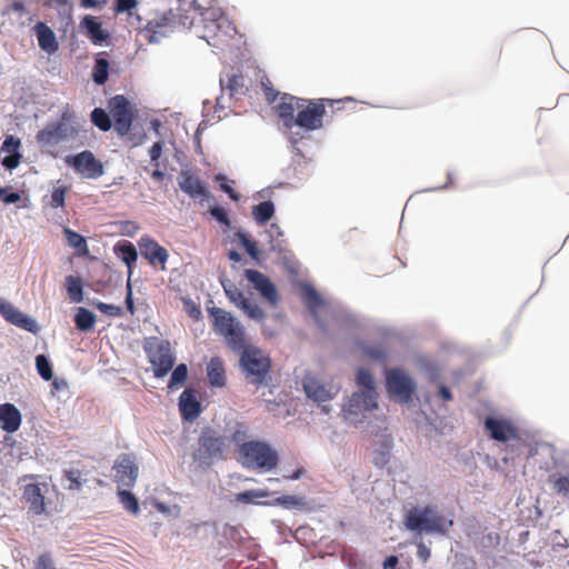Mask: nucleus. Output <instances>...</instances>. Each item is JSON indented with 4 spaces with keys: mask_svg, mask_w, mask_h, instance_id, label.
Here are the masks:
<instances>
[{
    "mask_svg": "<svg viewBox=\"0 0 569 569\" xmlns=\"http://www.w3.org/2000/svg\"><path fill=\"white\" fill-rule=\"evenodd\" d=\"M208 312L212 317L214 332L223 337L232 351H241L240 365L247 380L256 386L263 385L270 369L269 358L264 357L258 348L247 345L243 326L230 312L217 307L208 309Z\"/></svg>",
    "mask_w": 569,
    "mask_h": 569,
    "instance_id": "obj_1",
    "label": "nucleus"
},
{
    "mask_svg": "<svg viewBox=\"0 0 569 569\" xmlns=\"http://www.w3.org/2000/svg\"><path fill=\"white\" fill-rule=\"evenodd\" d=\"M357 383L362 390L353 392L343 409L345 420L353 426H357L361 421L358 419L359 415L371 411L378 407V395L370 371L362 368L359 369L357 372Z\"/></svg>",
    "mask_w": 569,
    "mask_h": 569,
    "instance_id": "obj_2",
    "label": "nucleus"
},
{
    "mask_svg": "<svg viewBox=\"0 0 569 569\" xmlns=\"http://www.w3.org/2000/svg\"><path fill=\"white\" fill-rule=\"evenodd\" d=\"M240 462L248 469L270 471L278 466V452L267 442L251 440L238 448Z\"/></svg>",
    "mask_w": 569,
    "mask_h": 569,
    "instance_id": "obj_3",
    "label": "nucleus"
},
{
    "mask_svg": "<svg viewBox=\"0 0 569 569\" xmlns=\"http://www.w3.org/2000/svg\"><path fill=\"white\" fill-rule=\"evenodd\" d=\"M342 101L343 100L301 98L295 118V127L297 126L306 131L321 129L323 127L327 104L332 107L335 103H341Z\"/></svg>",
    "mask_w": 569,
    "mask_h": 569,
    "instance_id": "obj_4",
    "label": "nucleus"
},
{
    "mask_svg": "<svg viewBox=\"0 0 569 569\" xmlns=\"http://www.w3.org/2000/svg\"><path fill=\"white\" fill-rule=\"evenodd\" d=\"M405 525L411 531L446 533L448 527L452 526V521H447L443 516L435 513L430 507H426L422 510H410L406 515Z\"/></svg>",
    "mask_w": 569,
    "mask_h": 569,
    "instance_id": "obj_5",
    "label": "nucleus"
},
{
    "mask_svg": "<svg viewBox=\"0 0 569 569\" xmlns=\"http://www.w3.org/2000/svg\"><path fill=\"white\" fill-rule=\"evenodd\" d=\"M227 449L226 438L217 431L207 428L202 430L198 448L193 452V459L200 463L210 466L213 460L222 459Z\"/></svg>",
    "mask_w": 569,
    "mask_h": 569,
    "instance_id": "obj_6",
    "label": "nucleus"
},
{
    "mask_svg": "<svg viewBox=\"0 0 569 569\" xmlns=\"http://www.w3.org/2000/svg\"><path fill=\"white\" fill-rule=\"evenodd\" d=\"M144 351L154 377L162 378L172 369L176 357L169 341L153 338L144 345Z\"/></svg>",
    "mask_w": 569,
    "mask_h": 569,
    "instance_id": "obj_7",
    "label": "nucleus"
},
{
    "mask_svg": "<svg viewBox=\"0 0 569 569\" xmlns=\"http://www.w3.org/2000/svg\"><path fill=\"white\" fill-rule=\"evenodd\" d=\"M485 429L489 432L490 438L496 441H511V447H517L518 449L525 446V439L520 437L513 423L507 419L487 417L485 420Z\"/></svg>",
    "mask_w": 569,
    "mask_h": 569,
    "instance_id": "obj_8",
    "label": "nucleus"
},
{
    "mask_svg": "<svg viewBox=\"0 0 569 569\" xmlns=\"http://www.w3.org/2000/svg\"><path fill=\"white\" fill-rule=\"evenodd\" d=\"M66 162L86 179H98L104 173L103 163L90 150L68 157Z\"/></svg>",
    "mask_w": 569,
    "mask_h": 569,
    "instance_id": "obj_9",
    "label": "nucleus"
},
{
    "mask_svg": "<svg viewBox=\"0 0 569 569\" xmlns=\"http://www.w3.org/2000/svg\"><path fill=\"white\" fill-rule=\"evenodd\" d=\"M221 286L228 299L250 319L262 321L266 318L264 311L257 303L251 302L236 283L222 280Z\"/></svg>",
    "mask_w": 569,
    "mask_h": 569,
    "instance_id": "obj_10",
    "label": "nucleus"
},
{
    "mask_svg": "<svg viewBox=\"0 0 569 569\" xmlns=\"http://www.w3.org/2000/svg\"><path fill=\"white\" fill-rule=\"evenodd\" d=\"M109 107L114 130L118 134L126 136L130 131L133 120V113L128 99L124 96H116L110 100Z\"/></svg>",
    "mask_w": 569,
    "mask_h": 569,
    "instance_id": "obj_11",
    "label": "nucleus"
},
{
    "mask_svg": "<svg viewBox=\"0 0 569 569\" xmlns=\"http://www.w3.org/2000/svg\"><path fill=\"white\" fill-rule=\"evenodd\" d=\"M387 390L401 402H408L415 391L412 379L400 369H391L387 372Z\"/></svg>",
    "mask_w": 569,
    "mask_h": 569,
    "instance_id": "obj_12",
    "label": "nucleus"
},
{
    "mask_svg": "<svg viewBox=\"0 0 569 569\" xmlns=\"http://www.w3.org/2000/svg\"><path fill=\"white\" fill-rule=\"evenodd\" d=\"M72 133V128L66 123L64 118L58 122L48 123L40 130L36 139L41 147H57L67 140Z\"/></svg>",
    "mask_w": 569,
    "mask_h": 569,
    "instance_id": "obj_13",
    "label": "nucleus"
},
{
    "mask_svg": "<svg viewBox=\"0 0 569 569\" xmlns=\"http://www.w3.org/2000/svg\"><path fill=\"white\" fill-rule=\"evenodd\" d=\"M0 315L4 320L20 329L37 335L39 326L34 319L16 308L11 302L0 299Z\"/></svg>",
    "mask_w": 569,
    "mask_h": 569,
    "instance_id": "obj_14",
    "label": "nucleus"
},
{
    "mask_svg": "<svg viewBox=\"0 0 569 569\" xmlns=\"http://www.w3.org/2000/svg\"><path fill=\"white\" fill-rule=\"evenodd\" d=\"M0 315L4 320L20 329L37 335L39 326L34 319L16 308L11 302L0 299Z\"/></svg>",
    "mask_w": 569,
    "mask_h": 569,
    "instance_id": "obj_15",
    "label": "nucleus"
},
{
    "mask_svg": "<svg viewBox=\"0 0 569 569\" xmlns=\"http://www.w3.org/2000/svg\"><path fill=\"white\" fill-rule=\"evenodd\" d=\"M113 469L116 470V481L124 487L131 488L134 486L139 468L132 455L122 453L118 456L114 461Z\"/></svg>",
    "mask_w": 569,
    "mask_h": 569,
    "instance_id": "obj_16",
    "label": "nucleus"
},
{
    "mask_svg": "<svg viewBox=\"0 0 569 569\" xmlns=\"http://www.w3.org/2000/svg\"><path fill=\"white\" fill-rule=\"evenodd\" d=\"M139 248L142 257L153 267H159L160 270H166V263L169 258L168 250L160 246L154 239L150 237H142L139 240Z\"/></svg>",
    "mask_w": 569,
    "mask_h": 569,
    "instance_id": "obj_17",
    "label": "nucleus"
},
{
    "mask_svg": "<svg viewBox=\"0 0 569 569\" xmlns=\"http://www.w3.org/2000/svg\"><path fill=\"white\" fill-rule=\"evenodd\" d=\"M302 386L307 397L316 402L328 401L337 393V390L331 385L322 383L311 373H307L303 377Z\"/></svg>",
    "mask_w": 569,
    "mask_h": 569,
    "instance_id": "obj_18",
    "label": "nucleus"
},
{
    "mask_svg": "<svg viewBox=\"0 0 569 569\" xmlns=\"http://www.w3.org/2000/svg\"><path fill=\"white\" fill-rule=\"evenodd\" d=\"M244 274L246 278L272 307L278 305L279 295L277 288L267 276L258 270L252 269H247Z\"/></svg>",
    "mask_w": 569,
    "mask_h": 569,
    "instance_id": "obj_19",
    "label": "nucleus"
},
{
    "mask_svg": "<svg viewBox=\"0 0 569 569\" xmlns=\"http://www.w3.org/2000/svg\"><path fill=\"white\" fill-rule=\"evenodd\" d=\"M301 98L295 97L289 93H282L280 101L274 106V113L282 122V126L287 130H291L295 127V112L298 111V104H300Z\"/></svg>",
    "mask_w": 569,
    "mask_h": 569,
    "instance_id": "obj_20",
    "label": "nucleus"
},
{
    "mask_svg": "<svg viewBox=\"0 0 569 569\" xmlns=\"http://www.w3.org/2000/svg\"><path fill=\"white\" fill-rule=\"evenodd\" d=\"M178 184L180 189L193 199L207 196V190L201 179L191 170H181Z\"/></svg>",
    "mask_w": 569,
    "mask_h": 569,
    "instance_id": "obj_21",
    "label": "nucleus"
},
{
    "mask_svg": "<svg viewBox=\"0 0 569 569\" xmlns=\"http://www.w3.org/2000/svg\"><path fill=\"white\" fill-rule=\"evenodd\" d=\"M179 409L184 420L193 421L201 413V403L193 389H186L179 397Z\"/></svg>",
    "mask_w": 569,
    "mask_h": 569,
    "instance_id": "obj_22",
    "label": "nucleus"
},
{
    "mask_svg": "<svg viewBox=\"0 0 569 569\" xmlns=\"http://www.w3.org/2000/svg\"><path fill=\"white\" fill-rule=\"evenodd\" d=\"M22 499L29 505V509L34 515H41L46 510L44 497L39 485L28 483L23 487Z\"/></svg>",
    "mask_w": 569,
    "mask_h": 569,
    "instance_id": "obj_23",
    "label": "nucleus"
},
{
    "mask_svg": "<svg viewBox=\"0 0 569 569\" xmlns=\"http://www.w3.org/2000/svg\"><path fill=\"white\" fill-rule=\"evenodd\" d=\"M21 425V413L11 403L0 406V426L7 432H14Z\"/></svg>",
    "mask_w": 569,
    "mask_h": 569,
    "instance_id": "obj_24",
    "label": "nucleus"
},
{
    "mask_svg": "<svg viewBox=\"0 0 569 569\" xmlns=\"http://www.w3.org/2000/svg\"><path fill=\"white\" fill-rule=\"evenodd\" d=\"M34 29L40 49L49 54L54 53L59 48L54 32L43 22H38Z\"/></svg>",
    "mask_w": 569,
    "mask_h": 569,
    "instance_id": "obj_25",
    "label": "nucleus"
},
{
    "mask_svg": "<svg viewBox=\"0 0 569 569\" xmlns=\"http://www.w3.org/2000/svg\"><path fill=\"white\" fill-rule=\"evenodd\" d=\"M207 376L212 387L222 388L226 386V370L223 361L219 357L211 358L207 363Z\"/></svg>",
    "mask_w": 569,
    "mask_h": 569,
    "instance_id": "obj_26",
    "label": "nucleus"
},
{
    "mask_svg": "<svg viewBox=\"0 0 569 569\" xmlns=\"http://www.w3.org/2000/svg\"><path fill=\"white\" fill-rule=\"evenodd\" d=\"M81 26L86 29V33L94 44H101L109 37L108 32L102 29L101 23L91 16H86Z\"/></svg>",
    "mask_w": 569,
    "mask_h": 569,
    "instance_id": "obj_27",
    "label": "nucleus"
},
{
    "mask_svg": "<svg viewBox=\"0 0 569 569\" xmlns=\"http://www.w3.org/2000/svg\"><path fill=\"white\" fill-rule=\"evenodd\" d=\"M222 89H227L231 97L242 96L246 92L244 79L242 74L227 73L224 78H220Z\"/></svg>",
    "mask_w": 569,
    "mask_h": 569,
    "instance_id": "obj_28",
    "label": "nucleus"
},
{
    "mask_svg": "<svg viewBox=\"0 0 569 569\" xmlns=\"http://www.w3.org/2000/svg\"><path fill=\"white\" fill-rule=\"evenodd\" d=\"M104 52H99L94 57V67L92 70V80L98 86H103L109 76L110 62L108 59L102 57Z\"/></svg>",
    "mask_w": 569,
    "mask_h": 569,
    "instance_id": "obj_29",
    "label": "nucleus"
},
{
    "mask_svg": "<svg viewBox=\"0 0 569 569\" xmlns=\"http://www.w3.org/2000/svg\"><path fill=\"white\" fill-rule=\"evenodd\" d=\"M114 251L117 256L127 264L130 277L132 274V266L138 258L136 247L131 242L124 241L122 243L117 244Z\"/></svg>",
    "mask_w": 569,
    "mask_h": 569,
    "instance_id": "obj_30",
    "label": "nucleus"
},
{
    "mask_svg": "<svg viewBox=\"0 0 569 569\" xmlns=\"http://www.w3.org/2000/svg\"><path fill=\"white\" fill-rule=\"evenodd\" d=\"M62 479H63V481L68 482L64 486V488L69 491L80 490L83 482L87 481L83 478V472L80 469H76V468H70V469L63 470Z\"/></svg>",
    "mask_w": 569,
    "mask_h": 569,
    "instance_id": "obj_31",
    "label": "nucleus"
},
{
    "mask_svg": "<svg viewBox=\"0 0 569 569\" xmlns=\"http://www.w3.org/2000/svg\"><path fill=\"white\" fill-rule=\"evenodd\" d=\"M74 323L78 330L89 331L96 323V316L92 311L83 307H79L74 316Z\"/></svg>",
    "mask_w": 569,
    "mask_h": 569,
    "instance_id": "obj_32",
    "label": "nucleus"
},
{
    "mask_svg": "<svg viewBox=\"0 0 569 569\" xmlns=\"http://www.w3.org/2000/svg\"><path fill=\"white\" fill-rule=\"evenodd\" d=\"M274 213L271 201H263L252 208V216L259 224H266Z\"/></svg>",
    "mask_w": 569,
    "mask_h": 569,
    "instance_id": "obj_33",
    "label": "nucleus"
},
{
    "mask_svg": "<svg viewBox=\"0 0 569 569\" xmlns=\"http://www.w3.org/2000/svg\"><path fill=\"white\" fill-rule=\"evenodd\" d=\"M66 288L68 296L72 302H81L83 300L82 281L78 277H66Z\"/></svg>",
    "mask_w": 569,
    "mask_h": 569,
    "instance_id": "obj_34",
    "label": "nucleus"
},
{
    "mask_svg": "<svg viewBox=\"0 0 569 569\" xmlns=\"http://www.w3.org/2000/svg\"><path fill=\"white\" fill-rule=\"evenodd\" d=\"M202 31H198V36L204 39L209 44L212 40H216L219 36L220 23L216 19H203Z\"/></svg>",
    "mask_w": 569,
    "mask_h": 569,
    "instance_id": "obj_35",
    "label": "nucleus"
},
{
    "mask_svg": "<svg viewBox=\"0 0 569 569\" xmlns=\"http://www.w3.org/2000/svg\"><path fill=\"white\" fill-rule=\"evenodd\" d=\"M302 299L307 308L312 313H315L316 310L323 305V300L320 295L310 286L305 287Z\"/></svg>",
    "mask_w": 569,
    "mask_h": 569,
    "instance_id": "obj_36",
    "label": "nucleus"
},
{
    "mask_svg": "<svg viewBox=\"0 0 569 569\" xmlns=\"http://www.w3.org/2000/svg\"><path fill=\"white\" fill-rule=\"evenodd\" d=\"M270 492L267 489H252L236 495V501L241 503H259L258 498H267Z\"/></svg>",
    "mask_w": 569,
    "mask_h": 569,
    "instance_id": "obj_37",
    "label": "nucleus"
},
{
    "mask_svg": "<svg viewBox=\"0 0 569 569\" xmlns=\"http://www.w3.org/2000/svg\"><path fill=\"white\" fill-rule=\"evenodd\" d=\"M119 501L122 507L132 515H138L140 511L138 499L133 493L128 490L118 491Z\"/></svg>",
    "mask_w": 569,
    "mask_h": 569,
    "instance_id": "obj_38",
    "label": "nucleus"
},
{
    "mask_svg": "<svg viewBox=\"0 0 569 569\" xmlns=\"http://www.w3.org/2000/svg\"><path fill=\"white\" fill-rule=\"evenodd\" d=\"M248 437V427L240 421H236L232 427L229 429V438L230 440L237 445L239 448L242 443L247 442L246 439Z\"/></svg>",
    "mask_w": 569,
    "mask_h": 569,
    "instance_id": "obj_39",
    "label": "nucleus"
},
{
    "mask_svg": "<svg viewBox=\"0 0 569 569\" xmlns=\"http://www.w3.org/2000/svg\"><path fill=\"white\" fill-rule=\"evenodd\" d=\"M91 121L102 131H108L112 126L110 116L101 108H94L92 110Z\"/></svg>",
    "mask_w": 569,
    "mask_h": 569,
    "instance_id": "obj_40",
    "label": "nucleus"
},
{
    "mask_svg": "<svg viewBox=\"0 0 569 569\" xmlns=\"http://www.w3.org/2000/svg\"><path fill=\"white\" fill-rule=\"evenodd\" d=\"M187 378H188L187 366L184 363L178 365L171 373V377H170V380L168 383V388L173 389L178 386L183 385L186 382Z\"/></svg>",
    "mask_w": 569,
    "mask_h": 569,
    "instance_id": "obj_41",
    "label": "nucleus"
},
{
    "mask_svg": "<svg viewBox=\"0 0 569 569\" xmlns=\"http://www.w3.org/2000/svg\"><path fill=\"white\" fill-rule=\"evenodd\" d=\"M36 368H37L39 376L43 380L50 381L52 379V377H53L52 367L44 355H38L36 357Z\"/></svg>",
    "mask_w": 569,
    "mask_h": 569,
    "instance_id": "obj_42",
    "label": "nucleus"
},
{
    "mask_svg": "<svg viewBox=\"0 0 569 569\" xmlns=\"http://www.w3.org/2000/svg\"><path fill=\"white\" fill-rule=\"evenodd\" d=\"M507 446H506V452H507V456H505L502 458L503 462H508L509 460L513 461L516 458L520 457L521 455H523L525 452V449L528 448V455L527 457H532L535 455V451L531 447L528 446L527 441L525 440V446H521L520 449H518L517 447L512 448L511 447V441L509 442H506Z\"/></svg>",
    "mask_w": 569,
    "mask_h": 569,
    "instance_id": "obj_43",
    "label": "nucleus"
},
{
    "mask_svg": "<svg viewBox=\"0 0 569 569\" xmlns=\"http://www.w3.org/2000/svg\"><path fill=\"white\" fill-rule=\"evenodd\" d=\"M68 187L66 186L54 187L51 191L49 206L54 209L64 207Z\"/></svg>",
    "mask_w": 569,
    "mask_h": 569,
    "instance_id": "obj_44",
    "label": "nucleus"
},
{
    "mask_svg": "<svg viewBox=\"0 0 569 569\" xmlns=\"http://www.w3.org/2000/svg\"><path fill=\"white\" fill-rule=\"evenodd\" d=\"M237 237L240 241V243L242 244V247L246 249V251L248 252V254L252 258V259H258L259 257V249L257 247V243L252 240H250L246 233L243 232H238L237 233Z\"/></svg>",
    "mask_w": 569,
    "mask_h": 569,
    "instance_id": "obj_45",
    "label": "nucleus"
},
{
    "mask_svg": "<svg viewBox=\"0 0 569 569\" xmlns=\"http://www.w3.org/2000/svg\"><path fill=\"white\" fill-rule=\"evenodd\" d=\"M237 237L240 241V243L242 244V247L246 249V251L248 252V254L252 258V259H258L259 257V249L257 247V243L252 240H250L246 233L243 232H238L237 233Z\"/></svg>",
    "mask_w": 569,
    "mask_h": 569,
    "instance_id": "obj_46",
    "label": "nucleus"
},
{
    "mask_svg": "<svg viewBox=\"0 0 569 569\" xmlns=\"http://www.w3.org/2000/svg\"><path fill=\"white\" fill-rule=\"evenodd\" d=\"M237 237L240 241V243L242 244V247L246 249V251L248 252V254L252 258V259H258L259 257V249L257 247V243L252 240H250L246 233L243 232H238L237 233Z\"/></svg>",
    "mask_w": 569,
    "mask_h": 569,
    "instance_id": "obj_47",
    "label": "nucleus"
},
{
    "mask_svg": "<svg viewBox=\"0 0 569 569\" xmlns=\"http://www.w3.org/2000/svg\"><path fill=\"white\" fill-rule=\"evenodd\" d=\"M550 481L552 482L553 490L563 496L569 495V477L560 476L558 478L550 477Z\"/></svg>",
    "mask_w": 569,
    "mask_h": 569,
    "instance_id": "obj_48",
    "label": "nucleus"
},
{
    "mask_svg": "<svg viewBox=\"0 0 569 569\" xmlns=\"http://www.w3.org/2000/svg\"><path fill=\"white\" fill-rule=\"evenodd\" d=\"M63 232L66 234L68 243L72 248H77L78 249V248H81V247H86V240H84V238L81 234L77 233L76 231H72L69 228H66Z\"/></svg>",
    "mask_w": 569,
    "mask_h": 569,
    "instance_id": "obj_49",
    "label": "nucleus"
},
{
    "mask_svg": "<svg viewBox=\"0 0 569 569\" xmlns=\"http://www.w3.org/2000/svg\"><path fill=\"white\" fill-rule=\"evenodd\" d=\"M210 214L217 220L219 221L221 224H223L224 227L227 228H230L231 226V220L230 218L228 217V213L227 211L221 208V207H212L210 210H209Z\"/></svg>",
    "mask_w": 569,
    "mask_h": 569,
    "instance_id": "obj_50",
    "label": "nucleus"
},
{
    "mask_svg": "<svg viewBox=\"0 0 569 569\" xmlns=\"http://www.w3.org/2000/svg\"><path fill=\"white\" fill-rule=\"evenodd\" d=\"M93 306L101 312L112 317H118L122 312V309L120 307L114 305H108L101 301L94 302Z\"/></svg>",
    "mask_w": 569,
    "mask_h": 569,
    "instance_id": "obj_51",
    "label": "nucleus"
},
{
    "mask_svg": "<svg viewBox=\"0 0 569 569\" xmlns=\"http://www.w3.org/2000/svg\"><path fill=\"white\" fill-rule=\"evenodd\" d=\"M261 86H262V89H263V92H264V97H266V100L269 102V103H273L277 98L279 97V91H277L269 79H266V81H261Z\"/></svg>",
    "mask_w": 569,
    "mask_h": 569,
    "instance_id": "obj_52",
    "label": "nucleus"
},
{
    "mask_svg": "<svg viewBox=\"0 0 569 569\" xmlns=\"http://www.w3.org/2000/svg\"><path fill=\"white\" fill-rule=\"evenodd\" d=\"M34 569H56L51 555L49 552L40 555L34 562Z\"/></svg>",
    "mask_w": 569,
    "mask_h": 569,
    "instance_id": "obj_53",
    "label": "nucleus"
},
{
    "mask_svg": "<svg viewBox=\"0 0 569 569\" xmlns=\"http://www.w3.org/2000/svg\"><path fill=\"white\" fill-rule=\"evenodd\" d=\"M20 159H21V154L19 153V151H13L12 153L6 156L3 159H2V164L7 168V169H14L19 166L20 163Z\"/></svg>",
    "mask_w": 569,
    "mask_h": 569,
    "instance_id": "obj_54",
    "label": "nucleus"
},
{
    "mask_svg": "<svg viewBox=\"0 0 569 569\" xmlns=\"http://www.w3.org/2000/svg\"><path fill=\"white\" fill-rule=\"evenodd\" d=\"M276 503L284 506V507H298L302 505L301 498L296 496H282L276 499Z\"/></svg>",
    "mask_w": 569,
    "mask_h": 569,
    "instance_id": "obj_55",
    "label": "nucleus"
},
{
    "mask_svg": "<svg viewBox=\"0 0 569 569\" xmlns=\"http://www.w3.org/2000/svg\"><path fill=\"white\" fill-rule=\"evenodd\" d=\"M20 139L19 138H16L13 136H8L4 141H3V144H2V150L9 152V153H12L13 151H18V149L20 148Z\"/></svg>",
    "mask_w": 569,
    "mask_h": 569,
    "instance_id": "obj_56",
    "label": "nucleus"
},
{
    "mask_svg": "<svg viewBox=\"0 0 569 569\" xmlns=\"http://www.w3.org/2000/svg\"><path fill=\"white\" fill-rule=\"evenodd\" d=\"M366 353L375 359V360H380V361H383L387 359V356H388V352L386 349L381 348V347H372V348H368L366 350Z\"/></svg>",
    "mask_w": 569,
    "mask_h": 569,
    "instance_id": "obj_57",
    "label": "nucleus"
},
{
    "mask_svg": "<svg viewBox=\"0 0 569 569\" xmlns=\"http://www.w3.org/2000/svg\"><path fill=\"white\" fill-rule=\"evenodd\" d=\"M137 4H138L137 0H117L116 1V11L117 12L130 11L133 8H136Z\"/></svg>",
    "mask_w": 569,
    "mask_h": 569,
    "instance_id": "obj_58",
    "label": "nucleus"
},
{
    "mask_svg": "<svg viewBox=\"0 0 569 569\" xmlns=\"http://www.w3.org/2000/svg\"><path fill=\"white\" fill-rule=\"evenodd\" d=\"M162 148H163V142H161V141H157L151 146V148L149 150V156H150L151 161L158 162V160L161 156V152H162ZM157 166H159V163H157Z\"/></svg>",
    "mask_w": 569,
    "mask_h": 569,
    "instance_id": "obj_59",
    "label": "nucleus"
},
{
    "mask_svg": "<svg viewBox=\"0 0 569 569\" xmlns=\"http://www.w3.org/2000/svg\"><path fill=\"white\" fill-rule=\"evenodd\" d=\"M430 549L422 541L417 545V557L420 560L427 562L430 558Z\"/></svg>",
    "mask_w": 569,
    "mask_h": 569,
    "instance_id": "obj_60",
    "label": "nucleus"
},
{
    "mask_svg": "<svg viewBox=\"0 0 569 569\" xmlns=\"http://www.w3.org/2000/svg\"><path fill=\"white\" fill-rule=\"evenodd\" d=\"M223 182H221L220 187L221 189L229 194V197L232 199V200H238L239 199V196L238 193L233 190V188L227 182V179L226 178H222Z\"/></svg>",
    "mask_w": 569,
    "mask_h": 569,
    "instance_id": "obj_61",
    "label": "nucleus"
},
{
    "mask_svg": "<svg viewBox=\"0 0 569 569\" xmlns=\"http://www.w3.org/2000/svg\"><path fill=\"white\" fill-rule=\"evenodd\" d=\"M127 289H128V292H127V297H126V305H127L128 310L131 313H133L134 305H133V299H132V288H131L130 281H128V283H127Z\"/></svg>",
    "mask_w": 569,
    "mask_h": 569,
    "instance_id": "obj_62",
    "label": "nucleus"
},
{
    "mask_svg": "<svg viewBox=\"0 0 569 569\" xmlns=\"http://www.w3.org/2000/svg\"><path fill=\"white\" fill-rule=\"evenodd\" d=\"M439 396L445 401H450L452 399V396H451V392H450L449 388H447L445 386H441L439 388Z\"/></svg>",
    "mask_w": 569,
    "mask_h": 569,
    "instance_id": "obj_63",
    "label": "nucleus"
},
{
    "mask_svg": "<svg viewBox=\"0 0 569 569\" xmlns=\"http://www.w3.org/2000/svg\"><path fill=\"white\" fill-rule=\"evenodd\" d=\"M10 8L14 12H19V13H24L26 12V7H24V3L22 1H14V2H12Z\"/></svg>",
    "mask_w": 569,
    "mask_h": 569,
    "instance_id": "obj_64",
    "label": "nucleus"
}]
</instances>
